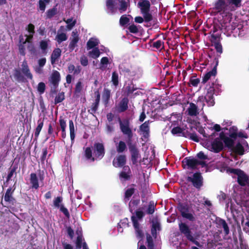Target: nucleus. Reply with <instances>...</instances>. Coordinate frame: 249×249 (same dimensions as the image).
Segmentation results:
<instances>
[{
    "instance_id": "obj_56",
    "label": "nucleus",
    "mask_w": 249,
    "mask_h": 249,
    "mask_svg": "<svg viewBox=\"0 0 249 249\" xmlns=\"http://www.w3.org/2000/svg\"><path fill=\"white\" fill-rule=\"evenodd\" d=\"M63 198L61 196H57L53 200V205L56 208H59L61 205L60 203L62 202Z\"/></svg>"
},
{
    "instance_id": "obj_64",
    "label": "nucleus",
    "mask_w": 249,
    "mask_h": 249,
    "mask_svg": "<svg viewBox=\"0 0 249 249\" xmlns=\"http://www.w3.org/2000/svg\"><path fill=\"white\" fill-rule=\"evenodd\" d=\"M128 29L131 33L135 34H137L139 31L138 28L134 24H132L130 25L128 27Z\"/></svg>"
},
{
    "instance_id": "obj_51",
    "label": "nucleus",
    "mask_w": 249,
    "mask_h": 249,
    "mask_svg": "<svg viewBox=\"0 0 249 249\" xmlns=\"http://www.w3.org/2000/svg\"><path fill=\"white\" fill-rule=\"evenodd\" d=\"M126 94L127 96H129L131 94L133 93V92L136 90L137 88L135 87V85L132 83H131L130 84H129L126 87Z\"/></svg>"
},
{
    "instance_id": "obj_2",
    "label": "nucleus",
    "mask_w": 249,
    "mask_h": 249,
    "mask_svg": "<svg viewBox=\"0 0 249 249\" xmlns=\"http://www.w3.org/2000/svg\"><path fill=\"white\" fill-rule=\"evenodd\" d=\"M221 85L216 82V81L214 82L209 83L206 87V89L207 90L206 94L205 96V99L208 106H213L214 104V99L213 95H217L220 91Z\"/></svg>"
},
{
    "instance_id": "obj_39",
    "label": "nucleus",
    "mask_w": 249,
    "mask_h": 249,
    "mask_svg": "<svg viewBox=\"0 0 249 249\" xmlns=\"http://www.w3.org/2000/svg\"><path fill=\"white\" fill-rule=\"evenodd\" d=\"M198 132L202 134V135L206 138H208L209 139L213 140V138L216 137L218 135L217 133H216L215 132H213L210 135H209L208 134H206L205 133V131L203 128H200L198 130Z\"/></svg>"
},
{
    "instance_id": "obj_24",
    "label": "nucleus",
    "mask_w": 249,
    "mask_h": 249,
    "mask_svg": "<svg viewBox=\"0 0 249 249\" xmlns=\"http://www.w3.org/2000/svg\"><path fill=\"white\" fill-rule=\"evenodd\" d=\"M30 181L32 188L37 189L39 188L38 179L36 173H32L30 174Z\"/></svg>"
},
{
    "instance_id": "obj_27",
    "label": "nucleus",
    "mask_w": 249,
    "mask_h": 249,
    "mask_svg": "<svg viewBox=\"0 0 249 249\" xmlns=\"http://www.w3.org/2000/svg\"><path fill=\"white\" fill-rule=\"evenodd\" d=\"M161 230V226L160 223L158 221L153 222L151 229V234L153 237L156 238L157 236V231Z\"/></svg>"
},
{
    "instance_id": "obj_34",
    "label": "nucleus",
    "mask_w": 249,
    "mask_h": 249,
    "mask_svg": "<svg viewBox=\"0 0 249 249\" xmlns=\"http://www.w3.org/2000/svg\"><path fill=\"white\" fill-rule=\"evenodd\" d=\"M140 200L139 199H132L129 203L128 207L129 211L133 214V210L135 209V207H137L140 203Z\"/></svg>"
},
{
    "instance_id": "obj_55",
    "label": "nucleus",
    "mask_w": 249,
    "mask_h": 249,
    "mask_svg": "<svg viewBox=\"0 0 249 249\" xmlns=\"http://www.w3.org/2000/svg\"><path fill=\"white\" fill-rule=\"evenodd\" d=\"M17 169V167L16 166H14L12 168H10V171L8 173L7 177L6 178V182H8L10 180H11L13 174L15 173L16 174V171Z\"/></svg>"
},
{
    "instance_id": "obj_58",
    "label": "nucleus",
    "mask_w": 249,
    "mask_h": 249,
    "mask_svg": "<svg viewBox=\"0 0 249 249\" xmlns=\"http://www.w3.org/2000/svg\"><path fill=\"white\" fill-rule=\"evenodd\" d=\"M220 34H212L211 35V41L212 43V44L220 42Z\"/></svg>"
},
{
    "instance_id": "obj_28",
    "label": "nucleus",
    "mask_w": 249,
    "mask_h": 249,
    "mask_svg": "<svg viewBox=\"0 0 249 249\" xmlns=\"http://www.w3.org/2000/svg\"><path fill=\"white\" fill-rule=\"evenodd\" d=\"M231 150L233 152L239 155H243L245 152L244 147L240 142H238L235 146L233 145Z\"/></svg>"
},
{
    "instance_id": "obj_38",
    "label": "nucleus",
    "mask_w": 249,
    "mask_h": 249,
    "mask_svg": "<svg viewBox=\"0 0 249 249\" xmlns=\"http://www.w3.org/2000/svg\"><path fill=\"white\" fill-rule=\"evenodd\" d=\"M57 13V9L55 6L53 7V8L49 9L47 11L46 14V18L51 19L54 16H55Z\"/></svg>"
},
{
    "instance_id": "obj_41",
    "label": "nucleus",
    "mask_w": 249,
    "mask_h": 249,
    "mask_svg": "<svg viewBox=\"0 0 249 249\" xmlns=\"http://www.w3.org/2000/svg\"><path fill=\"white\" fill-rule=\"evenodd\" d=\"M141 14L142 15L143 18L145 22H149L152 20L153 16L150 13V11H147L142 12Z\"/></svg>"
},
{
    "instance_id": "obj_6",
    "label": "nucleus",
    "mask_w": 249,
    "mask_h": 249,
    "mask_svg": "<svg viewBox=\"0 0 249 249\" xmlns=\"http://www.w3.org/2000/svg\"><path fill=\"white\" fill-rule=\"evenodd\" d=\"M146 206H144L142 208H140L137 210L135 213V215H132L131 216H134L135 218V219L138 221V220L142 219L145 215V214H153L156 210V205H155L154 201H150L148 205L147 208L145 211V213L142 211V209H144Z\"/></svg>"
},
{
    "instance_id": "obj_63",
    "label": "nucleus",
    "mask_w": 249,
    "mask_h": 249,
    "mask_svg": "<svg viewBox=\"0 0 249 249\" xmlns=\"http://www.w3.org/2000/svg\"><path fill=\"white\" fill-rule=\"evenodd\" d=\"M46 86L44 83L40 82L37 85V90L40 94H42L45 92Z\"/></svg>"
},
{
    "instance_id": "obj_8",
    "label": "nucleus",
    "mask_w": 249,
    "mask_h": 249,
    "mask_svg": "<svg viewBox=\"0 0 249 249\" xmlns=\"http://www.w3.org/2000/svg\"><path fill=\"white\" fill-rule=\"evenodd\" d=\"M182 166L183 169H190L192 170L198 169L197 160L193 156L185 158L182 161Z\"/></svg>"
},
{
    "instance_id": "obj_43",
    "label": "nucleus",
    "mask_w": 249,
    "mask_h": 249,
    "mask_svg": "<svg viewBox=\"0 0 249 249\" xmlns=\"http://www.w3.org/2000/svg\"><path fill=\"white\" fill-rule=\"evenodd\" d=\"M65 99V93L63 91L60 92L55 96L54 99V104L56 105L62 102Z\"/></svg>"
},
{
    "instance_id": "obj_50",
    "label": "nucleus",
    "mask_w": 249,
    "mask_h": 249,
    "mask_svg": "<svg viewBox=\"0 0 249 249\" xmlns=\"http://www.w3.org/2000/svg\"><path fill=\"white\" fill-rule=\"evenodd\" d=\"M146 242L147 244V246L148 249H154V245L153 240L152 236L149 234H147L146 235Z\"/></svg>"
},
{
    "instance_id": "obj_49",
    "label": "nucleus",
    "mask_w": 249,
    "mask_h": 249,
    "mask_svg": "<svg viewBox=\"0 0 249 249\" xmlns=\"http://www.w3.org/2000/svg\"><path fill=\"white\" fill-rule=\"evenodd\" d=\"M68 38L66 33H62L58 34L56 36V40L58 43H60L63 41H66Z\"/></svg>"
},
{
    "instance_id": "obj_14",
    "label": "nucleus",
    "mask_w": 249,
    "mask_h": 249,
    "mask_svg": "<svg viewBox=\"0 0 249 249\" xmlns=\"http://www.w3.org/2000/svg\"><path fill=\"white\" fill-rule=\"evenodd\" d=\"M220 139L223 141L226 147L231 149L234 143V139H232L226 135L224 132L222 131L219 133Z\"/></svg>"
},
{
    "instance_id": "obj_23",
    "label": "nucleus",
    "mask_w": 249,
    "mask_h": 249,
    "mask_svg": "<svg viewBox=\"0 0 249 249\" xmlns=\"http://www.w3.org/2000/svg\"><path fill=\"white\" fill-rule=\"evenodd\" d=\"M61 54V50L59 48H55L53 51L51 56V62L52 65L55 63Z\"/></svg>"
},
{
    "instance_id": "obj_7",
    "label": "nucleus",
    "mask_w": 249,
    "mask_h": 249,
    "mask_svg": "<svg viewBox=\"0 0 249 249\" xmlns=\"http://www.w3.org/2000/svg\"><path fill=\"white\" fill-rule=\"evenodd\" d=\"M230 7L228 0H216L213 9L220 14H227L231 11Z\"/></svg>"
},
{
    "instance_id": "obj_17",
    "label": "nucleus",
    "mask_w": 249,
    "mask_h": 249,
    "mask_svg": "<svg viewBox=\"0 0 249 249\" xmlns=\"http://www.w3.org/2000/svg\"><path fill=\"white\" fill-rule=\"evenodd\" d=\"M126 162V156L124 155H118L116 159L113 160V165L115 167H122Z\"/></svg>"
},
{
    "instance_id": "obj_57",
    "label": "nucleus",
    "mask_w": 249,
    "mask_h": 249,
    "mask_svg": "<svg viewBox=\"0 0 249 249\" xmlns=\"http://www.w3.org/2000/svg\"><path fill=\"white\" fill-rule=\"evenodd\" d=\"M99 103L94 102L91 107L90 109L88 110L89 112L92 115L95 113L98 108Z\"/></svg>"
},
{
    "instance_id": "obj_36",
    "label": "nucleus",
    "mask_w": 249,
    "mask_h": 249,
    "mask_svg": "<svg viewBox=\"0 0 249 249\" xmlns=\"http://www.w3.org/2000/svg\"><path fill=\"white\" fill-rule=\"evenodd\" d=\"M127 148L126 143L124 142L120 141L116 146V150L118 153H123Z\"/></svg>"
},
{
    "instance_id": "obj_59",
    "label": "nucleus",
    "mask_w": 249,
    "mask_h": 249,
    "mask_svg": "<svg viewBox=\"0 0 249 249\" xmlns=\"http://www.w3.org/2000/svg\"><path fill=\"white\" fill-rule=\"evenodd\" d=\"M213 45L214 46V48L215 49L216 52L221 54L223 52V48L220 42H215L213 44Z\"/></svg>"
},
{
    "instance_id": "obj_53",
    "label": "nucleus",
    "mask_w": 249,
    "mask_h": 249,
    "mask_svg": "<svg viewBox=\"0 0 249 249\" xmlns=\"http://www.w3.org/2000/svg\"><path fill=\"white\" fill-rule=\"evenodd\" d=\"M130 21V19L125 15L122 16L120 18V24L121 26H124Z\"/></svg>"
},
{
    "instance_id": "obj_32",
    "label": "nucleus",
    "mask_w": 249,
    "mask_h": 249,
    "mask_svg": "<svg viewBox=\"0 0 249 249\" xmlns=\"http://www.w3.org/2000/svg\"><path fill=\"white\" fill-rule=\"evenodd\" d=\"M188 111V114L191 116H196L198 113L197 112V107L193 103L190 104Z\"/></svg>"
},
{
    "instance_id": "obj_47",
    "label": "nucleus",
    "mask_w": 249,
    "mask_h": 249,
    "mask_svg": "<svg viewBox=\"0 0 249 249\" xmlns=\"http://www.w3.org/2000/svg\"><path fill=\"white\" fill-rule=\"evenodd\" d=\"M219 223L221 225L224 229V231L226 235H228L230 232L229 228L227 223L224 219H220L219 221Z\"/></svg>"
},
{
    "instance_id": "obj_16",
    "label": "nucleus",
    "mask_w": 249,
    "mask_h": 249,
    "mask_svg": "<svg viewBox=\"0 0 249 249\" xmlns=\"http://www.w3.org/2000/svg\"><path fill=\"white\" fill-rule=\"evenodd\" d=\"M129 100L127 97H124L120 101L116 107L117 111L119 113L125 111L128 108Z\"/></svg>"
},
{
    "instance_id": "obj_30",
    "label": "nucleus",
    "mask_w": 249,
    "mask_h": 249,
    "mask_svg": "<svg viewBox=\"0 0 249 249\" xmlns=\"http://www.w3.org/2000/svg\"><path fill=\"white\" fill-rule=\"evenodd\" d=\"M110 96H111L110 90L108 89L105 88L103 90L102 98H103L104 103L106 105H107V104H108Z\"/></svg>"
},
{
    "instance_id": "obj_31",
    "label": "nucleus",
    "mask_w": 249,
    "mask_h": 249,
    "mask_svg": "<svg viewBox=\"0 0 249 249\" xmlns=\"http://www.w3.org/2000/svg\"><path fill=\"white\" fill-rule=\"evenodd\" d=\"M37 124L38 125L35 130V139H37L38 137V136L39 135V133L43 126V120H42L41 119H39L37 121Z\"/></svg>"
},
{
    "instance_id": "obj_25",
    "label": "nucleus",
    "mask_w": 249,
    "mask_h": 249,
    "mask_svg": "<svg viewBox=\"0 0 249 249\" xmlns=\"http://www.w3.org/2000/svg\"><path fill=\"white\" fill-rule=\"evenodd\" d=\"M248 179L249 177L244 172V171H242L240 175H238V177H237V182L241 186H245L246 185Z\"/></svg>"
},
{
    "instance_id": "obj_13",
    "label": "nucleus",
    "mask_w": 249,
    "mask_h": 249,
    "mask_svg": "<svg viewBox=\"0 0 249 249\" xmlns=\"http://www.w3.org/2000/svg\"><path fill=\"white\" fill-rule=\"evenodd\" d=\"M61 79L60 73L57 71H53L49 79L50 85L58 86Z\"/></svg>"
},
{
    "instance_id": "obj_46",
    "label": "nucleus",
    "mask_w": 249,
    "mask_h": 249,
    "mask_svg": "<svg viewBox=\"0 0 249 249\" xmlns=\"http://www.w3.org/2000/svg\"><path fill=\"white\" fill-rule=\"evenodd\" d=\"M130 174L125 172H121L119 174V178L123 181L129 180L130 179Z\"/></svg>"
},
{
    "instance_id": "obj_60",
    "label": "nucleus",
    "mask_w": 249,
    "mask_h": 249,
    "mask_svg": "<svg viewBox=\"0 0 249 249\" xmlns=\"http://www.w3.org/2000/svg\"><path fill=\"white\" fill-rule=\"evenodd\" d=\"M42 154L40 157V160L42 164L44 163L45 160L47 159V155L48 154L47 148L45 147L42 149Z\"/></svg>"
},
{
    "instance_id": "obj_5",
    "label": "nucleus",
    "mask_w": 249,
    "mask_h": 249,
    "mask_svg": "<svg viewBox=\"0 0 249 249\" xmlns=\"http://www.w3.org/2000/svg\"><path fill=\"white\" fill-rule=\"evenodd\" d=\"M178 209L183 218L192 222L196 221L195 214L189 212L190 208L188 203L179 202L178 205Z\"/></svg>"
},
{
    "instance_id": "obj_3",
    "label": "nucleus",
    "mask_w": 249,
    "mask_h": 249,
    "mask_svg": "<svg viewBox=\"0 0 249 249\" xmlns=\"http://www.w3.org/2000/svg\"><path fill=\"white\" fill-rule=\"evenodd\" d=\"M21 70L19 69H15L14 70L13 76L15 80L19 82H24L25 78L32 80L33 79V75L31 73L27 62L26 60H24L21 65Z\"/></svg>"
},
{
    "instance_id": "obj_45",
    "label": "nucleus",
    "mask_w": 249,
    "mask_h": 249,
    "mask_svg": "<svg viewBox=\"0 0 249 249\" xmlns=\"http://www.w3.org/2000/svg\"><path fill=\"white\" fill-rule=\"evenodd\" d=\"M111 82L115 87H117L119 85V75L115 71L112 73Z\"/></svg>"
},
{
    "instance_id": "obj_37",
    "label": "nucleus",
    "mask_w": 249,
    "mask_h": 249,
    "mask_svg": "<svg viewBox=\"0 0 249 249\" xmlns=\"http://www.w3.org/2000/svg\"><path fill=\"white\" fill-rule=\"evenodd\" d=\"M51 0H39L38 9L40 11L44 12L46 9V4H49Z\"/></svg>"
},
{
    "instance_id": "obj_19",
    "label": "nucleus",
    "mask_w": 249,
    "mask_h": 249,
    "mask_svg": "<svg viewBox=\"0 0 249 249\" xmlns=\"http://www.w3.org/2000/svg\"><path fill=\"white\" fill-rule=\"evenodd\" d=\"M149 121H145L140 126V130L142 133V137L144 139H147L149 137L150 128Z\"/></svg>"
},
{
    "instance_id": "obj_35",
    "label": "nucleus",
    "mask_w": 249,
    "mask_h": 249,
    "mask_svg": "<svg viewBox=\"0 0 249 249\" xmlns=\"http://www.w3.org/2000/svg\"><path fill=\"white\" fill-rule=\"evenodd\" d=\"M135 189L134 188L127 189L124 193V200L126 202L130 199L132 196L134 194Z\"/></svg>"
},
{
    "instance_id": "obj_42",
    "label": "nucleus",
    "mask_w": 249,
    "mask_h": 249,
    "mask_svg": "<svg viewBox=\"0 0 249 249\" xmlns=\"http://www.w3.org/2000/svg\"><path fill=\"white\" fill-rule=\"evenodd\" d=\"M69 124L70 138H71V141H73L74 140L75 133H74V124H73V122L72 120H70Z\"/></svg>"
},
{
    "instance_id": "obj_1",
    "label": "nucleus",
    "mask_w": 249,
    "mask_h": 249,
    "mask_svg": "<svg viewBox=\"0 0 249 249\" xmlns=\"http://www.w3.org/2000/svg\"><path fill=\"white\" fill-rule=\"evenodd\" d=\"M120 128L122 133L126 136V142L128 146L131 154V160L133 165H136L138 162V160L141 158V155L136 144L132 143L133 137V131L130 127V121L128 118L121 119L120 117L118 119Z\"/></svg>"
},
{
    "instance_id": "obj_54",
    "label": "nucleus",
    "mask_w": 249,
    "mask_h": 249,
    "mask_svg": "<svg viewBox=\"0 0 249 249\" xmlns=\"http://www.w3.org/2000/svg\"><path fill=\"white\" fill-rule=\"evenodd\" d=\"M83 237L82 235L77 236L75 242L76 249H80L83 247Z\"/></svg>"
},
{
    "instance_id": "obj_61",
    "label": "nucleus",
    "mask_w": 249,
    "mask_h": 249,
    "mask_svg": "<svg viewBox=\"0 0 249 249\" xmlns=\"http://www.w3.org/2000/svg\"><path fill=\"white\" fill-rule=\"evenodd\" d=\"M59 122L61 130L63 131L64 129H66L67 126L66 121L65 120L63 116H61L59 117Z\"/></svg>"
},
{
    "instance_id": "obj_4",
    "label": "nucleus",
    "mask_w": 249,
    "mask_h": 249,
    "mask_svg": "<svg viewBox=\"0 0 249 249\" xmlns=\"http://www.w3.org/2000/svg\"><path fill=\"white\" fill-rule=\"evenodd\" d=\"M178 228L180 233L185 236L187 240L191 241L196 246H199V242L194 237L193 233L189 226L185 223L181 222L178 224Z\"/></svg>"
},
{
    "instance_id": "obj_52",
    "label": "nucleus",
    "mask_w": 249,
    "mask_h": 249,
    "mask_svg": "<svg viewBox=\"0 0 249 249\" xmlns=\"http://www.w3.org/2000/svg\"><path fill=\"white\" fill-rule=\"evenodd\" d=\"M171 133L173 135H176L180 133L182 134V136L185 137H187V136L185 135V132H183V129L179 126L174 127L171 130Z\"/></svg>"
},
{
    "instance_id": "obj_21",
    "label": "nucleus",
    "mask_w": 249,
    "mask_h": 249,
    "mask_svg": "<svg viewBox=\"0 0 249 249\" xmlns=\"http://www.w3.org/2000/svg\"><path fill=\"white\" fill-rule=\"evenodd\" d=\"M120 73L123 74L125 77L131 75V71L128 65L125 63H122L119 66Z\"/></svg>"
},
{
    "instance_id": "obj_22",
    "label": "nucleus",
    "mask_w": 249,
    "mask_h": 249,
    "mask_svg": "<svg viewBox=\"0 0 249 249\" xmlns=\"http://www.w3.org/2000/svg\"><path fill=\"white\" fill-rule=\"evenodd\" d=\"M138 5L140 8L141 13L150 11L151 5L149 1L148 0H141L138 2Z\"/></svg>"
},
{
    "instance_id": "obj_26",
    "label": "nucleus",
    "mask_w": 249,
    "mask_h": 249,
    "mask_svg": "<svg viewBox=\"0 0 249 249\" xmlns=\"http://www.w3.org/2000/svg\"><path fill=\"white\" fill-rule=\"evenodd\" d=\"M228 1L231 11H235L242 6V0H228Z\"/></svg>"
},
{
    "instance_id": "obj_12",
    "label": "nucleus",
    "mask_w": 249,
    "mask_h": 249,
    "mask_svg": "<svg viewBox=\"0 0 249 249\" xmlns=\"http://www.w3.org/2000/svg\"><path fill=\"white\" fill-rule=\"evenodd\" d=\"M80 39L79 34L77 31H73L71 33V37L70 38V42L69 48L71 51H72L77 46V44Z\"/></svg>"
},
{
    "instance_id": "obj_15",
    "label": "nucleus",
    "mask_w": 249,
    "mask_h": 249,
    "mask_svg": "<svg viewBox=\"0 0 249 249\" xmlns=\"http://www.w3.org/2000/svg\"><path fill=\"white\" fill-rule=\"evenodd\" d=\"M211 146L213 151L216 153L220 152L223 149V143L219 137L214 139Z\"/></svg>"
},
{
    "instance_id": "obj_40",
    "label": "nucleus",
    "mask_w": 249,
    "mask_h": 249,
    "mask_svg": "<svg viewBox=\"0 0 249 249\" xmlns=\"http://www.w3.org/2000/svg\"><path fill=\"white\" fill-rule=\"evenodd\" d=\"M229 135L231 138L236 139L237 138V132L238 131V128L236 126H232L231 127L229 130Z\"/></svg>"
},
{
    "instance_id": "obj_44",
    "label": "nucleus",
    "mask_w": 249,
    "mask_h": 249,
    "mask_svg": "<svg viewBox=\"0 0 249 249\" xmlns=\"http://www.w3.org/2000/svg\"><path fill=\"white\" fill-rule=\"evenodd\" d=\"M89 54L92 58L96 59L100 56V52L98 48L95 47L91 51L89 52Z\"/></svg>"
},
{
    "instance_id": "obj_33",
    "label": "nucleus",
    "mask_w": 249,
    "mask_h": 249,
    "mask_svg": "<svg viewBox=\"0 0 249 249\" xmlns=\"http://www.w3.org/2000/svg\"><path fill=\"white\" fill-rule=\"evenodd\" d=\"M84 155L88 160H90L92 161H94L95 160V158L92 157V149L90 147H87L85 148Z\"/></svg>"
},
{
    "instance_id": "obj_20",
    "label": "nucleus",
    "mask_w": 249,
    "mask_h": 249,
    "mask_svg": "<svg viewBox=\"0 0 249 249\" xmlns=\"http://www.w3.org/2000/svg\"><path fill=\"white\" fill-rule=\"evenodd\" d=\"M14 189L12 190L11 187L8 188L6 191L4 196V201L8 204H14V202L15 201V199L13 196Z\"/></svg>"
},
{
    "instance_id": "obj_29",
    "label": "nucleus",
    "mask_w": 249,
    "mask_h": 249,
    "mask_svg": "<svg viewBox=\"0 0 249 249\" xmlns=\"http://www.w3.org/2000/svg\"><path fill=\"white\" fill-rule=\"evenodd\" d=\"M99 43V40L95 38H90L87 43V50H90L95 48L98 45Z\"/></svg>"
},
{
    "instance_id": "obj_9",
    "label": "nucleus",
    "mask_w": 249,
    "mask_h": 249,
    "mask_svg": "<svg viewBox=\"0 0 249 249\" xmlns=\"http://www.w3.org/2000/svg\"><path fill=\"white\" fill-rule=\"evenodd\" d=\"M187 180L192 182L193 185L198 190L203 186V177L200 172L195 173L193 177H188Z\"/></svg>"
},
{
    "instance_id": "obj_18",
    "label": "nucleus",
    "mask_w": 249,
    "mask_h": 249,
    "mask_svg": "<svg viewBox=\"0 0 249 249\" xmlns=\"http://www.w3.org/2000/svg\"><path fill=\"white\" fill-rule=\"evenodd\" d=\"M131 219L135 230L137 237L139 238L142 239L144 236V234L140 228V225L139 222L135 219V218L134 216H131Z\"/></svg>"
},
{
    "instance_id": "obj_11",
    "label": "nucleus",
    "mask_w": 249,
    "mask_h": 249,
    "mask_svg": "<svg viewBox=\"0 0 249 249\" xmlns=\"http://www.w3.org/2000/svg\"><path fill=\"white\" fill-rule=\"evenodd\" d=\"M215 65L213 68L210 71H208L202 77V84H205L212 77H215L217 73V66L218 64V59L217 58H214Z\"/></svg>"
},
{
    "instance_id": "obj_48",
    "label": "nucleus",
    "mask_w": 249,
    "mask_h": 249,
    "mask_svg": "<svg viewBox=\"0 0 249 249\" xmlns=\"http://www.w3.org/2000/svg\"><path fill=\"white\" fill-rule=\"evenodd\" d=\"M39 47L42 53L46 54L47 53V49L48 47V41L44 40L40 41L39 42Z\"/></svg>"
},
{
    "instance_id": "obj_62",
    "label": "nucleus",
    "mask_w": 249,
    "mask_h": 249,
    "mask_svg": "<svg viewBox=\"0 0 249 249\" xmlns=\"http://www.w3.org/2000/svg\"><path fill=\"white\" fill-rule=\"evenodd\" d=\"M66 22L68 24L67 28L69 30L71 29L76 24V20H72V18H68Z\"/></svg>"
},
{
    "instance_id": "obj_10",
    "label": "nucleus",
    "mask_w": 249,
    "mask_h": 249,
    "mask_svg": "<svg viewBox=\"0 0 249 249\" xmlns=\"http://www.w3.org/2000/svg\"><path fill=\"white\" fill-rule=\"evenodd\" d=\"M93 154L96 159L101 160L105 156V148L104 144L100 142H95L93 144Z\"/></svg>"
}]
</instances>
